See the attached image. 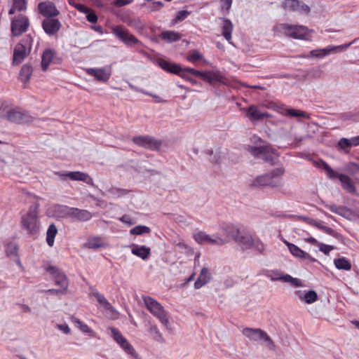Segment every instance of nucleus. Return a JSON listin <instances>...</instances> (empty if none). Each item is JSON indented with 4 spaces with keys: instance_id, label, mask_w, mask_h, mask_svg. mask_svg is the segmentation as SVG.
I'll return each mask as SVG.
<instances>
[{
    "instance_id": "6ab92c4d",
    "label": "nucleus",
    "mask_w": 359,
    "mask_h": 359,
    "mask_svg": "<svg viewBox=\"0 0 359 359\" xmlns=\"http://www.w3.org/2000/svg\"><path fill=\"white\" fill-rule=\"evenodd\" d=\"M133 142L139 146L148 148L156 149L161 145V142L150 136H137L133 138Z\"/></svg>"
},
{
    "instance_id": "774afa93",
    "label": "nucleus",
    "mask_w": 359,
    "mask_h": 359,
    "mask_svg": "<svg viewBox=\"0 0 359 359\" xmlns=\"http://www.w3.org/2000/svg\"><path fill=\"white\" fill-rule=\"evenodd\" d=\"M348 140H349V143H350L351 147H353V146H358V145H359V142L358 140L357 137H352V138L348 139Z\"/></svg>"
},
{
    "instance_id": "e2e57ef3",
    "label": "nucleus",
    "mask_w": 359,
    "mask_h": 359,
    "mask_svg": "<svg viewBox=\"0 0 359 359\" xmlns=\"http://www.w3.org/2000/svg\"><path fill=\"white\" fill-rule=\"evenodd\" d=\"M311 224L322 230H323V228H324V226H325L323 224V222H320V221L312 220L311 222Z\"/></svg>"
},
{
    "instance_id": "9b49d317",
    "label": "nucleus",
    "mask_w": 359,
    "mask_h": 359,
    "mask_svg": "<svg viewBox=\"0 0 359 359\" xmlns=\"http://www.w3.org/2000/svg\"><path fill=\"white\" fill-rule=\"evenodd\" d=\"M111 32L122 42L128 46H135L140 43L139 40L128 29L122 26H114L111 27Z\"/></svg>"
},
{
    "instance_id": "412c9836",
    "label": "nucleus",
    "mask_w": 359,
    "mask_h": 359,
    "mask_svg": "<svg viewBox=\"0 0 359 359\" xmlns=\"http://www.w3.org/2000/svg\"><path fill=\"white\" fill-rule=\"evenodd\" d=\"M285 244L288 247L290 253L295 257L301 259H309L311 262L316 261L309 254L300 249L298 246L293 243L284 241Z\"/></svg>"
},
{
    "instance_id": "4d7b16f0",
    "label": "nucleus",
    "mask_w": 359,
    "mask_h": 359,
    "mask_svg": "<svg viewBox=\"0 0 359 359\" xmlns=\"http://www.w3.org/2000/svg\"><path fill=\"white\" fill-rule=\"evenodd\" d=\"M56 327L58 330H60L65 334H68L70 333V328L66 323L57 324Z\"/></svg>"
},
{
    "instance_id": "49530a36",
    "label": "nucleus",
    "mask_w": 359,
    "mask_h": 359,
    "mask_svg": "<svg viewBox=\"0 0 359 359\" xmlns=\"http://www.w3.org/2000/svg\"><path fill=\"white\" fill-rule=\"evenodd\" d=\"M97 301L99 302V304L103 306L105 309H111V305L109 304V302L106 299V298L101 294L97 293L95 294Z\"/></svg>"
},
{
    "instance_id": "ea45409f",
    "label": "nucleus",
    "mask_w": 359,
    "mask_h": 359,
    "mask_svg": "<svg viewBox=\"0 0 359 359\" xmlns=\"http://www.w3.org/2000/svg\"><path fill=\"white\" fill-rule=\"evenodd\" d=\"M187 60L193 64H196L199 62H201L202 63L206 62L203 55L198 50H193L190 52L187 56Z\"/></svg>"
},
{
    "instance_id": "864d4df0",
    "label": "nucleus",
    "mask_w": 359,
    "mask_h": 359,
    "mask_svg": "<svg viewBox=\"0 0 359 359\" xmlns=\"http://www.w3.org/2000/svg\"><path fill=\"white\" fill-rule=\"evenodd\" d=\"M338 146L344 150L350 148L349 140L348 138H341L338 142Z\"/></svg>"
},
{
    "instance_id": "6e6552de",
    "label": "nucleus",
    "mask_w": 359,
    "mask_h": 359,
    "mask_svg": "<svg viewBox=\"0 0 359 359\" xmlns=\"http://www.w3.org/2000/svg\"><path fill=\"white\" fill-rule=\"evenodd\" d=\"M111 337L126 354L133 359H141L134 347L128 339L116 329L111 328Z\"/></svg>"
},
{
    "instance_id": "6e6d98bb",
    "label": "nucleus",
    "mask_w": 359,
    "mask_h": 359,
    "mask_svg": "<svg viewBox=\"0 0 359 359\" xmlns=\"http://www.w3.org/2000/svg\"><path fill=\"white\" fill-rule=\"evenodd\" d=\"M297 12L308 14L310 12V8L306 4L299 1V6H298V11Z\"/></svg>"
},
{
    "instance_id": "72a5a7b5",
    "label": "nucleus",
    "mask_w": 359,
    "mask_h": 359,
    "mask_svg": "<svg viewBox=\"0 0 359 359\" xmlns=\"http://www.w3.org/2000/svg\"><path fill=\"white\" fill-rule=\"evenodd\" d=\"M71 321L82 332L89 334L90 335L93 334V330L90 329L87 324L82 322L79 318L72 316L71 317Z\"/></svg>"
},
{
    "instance_id": "5fc2aeb1",
    "label": "nucleus",
    "mask_w": 359,
    "mask_h": 359,
    "mask_svg": "<svg viewBox=\"0 0 359 359\" xmlns=\"http://www.w3.org/2000/svg\"><path fill=\"white\" fill-rule=\"evenodd\" d=\"M318 248L321 252H324L326 255L329 254V252L334 249V248L332 245H325L321 243L318 244Z\"/></svg>"
},
{
    "instance_id": "8fccbe9b",
    "label": "nucleus",
    "mask_w": 359,
    "mask_h": 359,
    "mask_svg": "<svg viewBox=\"0 0 359 359\" xmlns=\"http://www.w3.org/2000/svg\"><path fill=\"white\" fill-rule=\"evenodd\" d=\"M208 154H210V161L214 163V164H217V163H219V161L221 160V156L219 155V154H220L221 152L218 151L217 149H215V151H210L208 150Z\"/></svg>"
},
{
    "instance_id": "c03bdc74",
    "label": "nucleus",
    "mask_w": 359,
    "mask_h": 359,
    "mask_svg": "<svg viewBox=\"0 0 359 359\" xmlns=\"http://www.w3.org/2000/svg\"><path fill=\"white\" fill-rule=\"evenodd\" d=\"M161 36L163 39L168 42L176 41L181 39V34L173 31L164 32Z\"/></svg>"
},
{
    "instance_id": "052dcab7",
    "label": "nucleus",
    "mask_w": 359,
    "mask_h": 359,
    "mask_svg": "<svg viewBox=\"0 0 359 359\" xmlns=\"http://www.w3.org/2000/svg\"><path fill=\"white\" fill-rule=\"evenodd\" d=\"M164 4L161 1H154L150 6L151 11H159L163 7Z\"/></svg>"
},
{
    "instance_id": "79ce46f5",
    "label": "nucleus",
    "mask_w": 359,
    "mask_h": 359,
    "mask_svg": "<svg viewBox=\"0 0 359 359\" xmlns=\"http://www.w3.org/2000/svg\"><path fill=\"white\" fill-rule=\"evenodd\" d=\"M282 5L285 11L297 12L298 11V6H299V1L285 0L283 1Z\"/></svg>"
},
{
    "instance_id": "f3484780",
    "label": "nucleus",
    "mask_w": 359,
    "mask_h": 359,
    "mask_svg": "<svg viewBox=\"0 0 359 359\" xmlns=\"http://www.w3.org/2000/svg\"><path fill=\"white\" fill-rule=\"evenodd\" d=\"M38 10L39 12L44 17H55L60 13L55 4L49 1L39 3L38 5Z\"/></svg>"
},
{
    "instance_id": "680f3d73",
    "label": "nucleus",
    "mask_w": 359,
    "mask_h": 359,
    "mask_svg": "<svg viewBox=\"0 0 359 359\" xmlns=\"http://www.w3.org/2000/svg\"><path fill=\"white\" fill-rule=\"evenodd\" d=\"M133 2V0H116L114 1V5L121 7L126 5L130 4Z\"/></svg>"
},
{
    "instance_id": "39448f33",
    "label": "nucleus",
    "mask_w": 359,
    "mask_h": 359,
    "mask_svg": "<svg viewBox=\"0 0 359 359\" xmlns=\"http://www.w3.org/2000/svg\"><path fill=\"white\" fill-rule=\"evenodd\" d=\"M284 172L283 168H276L271 172L257 176L253 180L251 186L257 188L264 186L278 187L283 184L282 175Z\"/></svg>"
},
{
    "instance_id": "1a4fd4ad",
    "label": "nucleus",
    "mask_w": 359,
    "mask_h": 359,
    "mask_svg": "<svg viewBox=\"0 0 359 359\" xmlns=\"http://www.w3.org/2000/svg\"><path fill=\"white\" fill-rule=\"evenodd\" d=\"M248 151L255 157L260 158L266 162H273L278 154L269 145L259 147H249Z\"/></svg>"
},
{
    "instance_id": "3c124183",
    "label": "nucleus",
    "mask_w": 359,
    "mask_h": 359,
    "mask_svg": "<svg viewBox=\"0 0 359 359\" xmlns=\"http://www.w3.org/2000/svg\"><path fill=\"white\" fill-rule=\"evenodd\" d=\"M345 170L350 174L354 175L359 172V165L355 163H348L345 166Z\"/></svg>"
},
{
    "instance_id": "dca6fc26",
    "label": "nucleus",
    "mask_w": 359,
    "mask_h": 359,
    "mask_svg": "<svg viewBox=\"0 0 359 359\" xmlns=\"http://www.w3.org/2000/svg\"><path fill=\"white\" fill-rule=\"evenodd\" d=\"M194 241L201 245L203 244H218L222 243V238L217 236H210L204 231H198L193 235Z\"/></svg>"
},
{
    "instance_id": "ddd939ff",
    "label": "nucleus",
    "mask_w": 359,
    "mask_h": 359,
    "mask_svg": "<svg viewBox=\"0 0 359 359\" xmlns=\"http://www.w3.org/2000/svg\"><path fill=\"white\" fill-rule=\"evenodd\" d=\"M29 25V19L26 15H20L11 21V32L14 36H20L25 32Z\"/></svg>"
},
{
    "instance_id": "4468645a",
    "label": "nucleus",
    "mask_w": 359,
    "mask_h": 359,
    "mask_svg": "<svg viewBox=\"0 0 359 359\" xmlns=\"http://www.w3.org/2000/svg\"><path fill=\"white\" fill-rule=\"evenodd\" d=\"M46 271L54 277L55 284L61 287L60 290H57V292L65 294L68 287V283L65 274L53 266H48Z\"/></svg>"
},
{
    "instance_id": "7ed1b4c3",
    "label": "nucleus",
    "mask_w": 359,
    "mask_h": 359,
    "mask_svg": "<svg viewBox=\"0 0 359 359\" xmlns=\"http://www.w3.org/2000/svg\"><path fill=\"white\" fill-rule=\"evenodd\" d=\"M37 209V205L31 206L21 216L22 227L29 236H35L39 232L40 222L38 219Z\"/></svg>"
},
{
    "instance_id": "f704fd0d",
    "label": "nucleus",
    "mask_w": 359,
    "mask_h": 359,
    "mask_svg": "<svg viewBox=\"0 0 359 359\" xmlns=\"http://www.w3.org/2000/svg\"><path fill=\"white\" fill-rule=\"evenodd\" d=\"M57 233V229L55 224H50L46 231V242L47 244L52 247L54 245L55 238Z\"/></svg>"
},
{
    "instance_id": "bf43d9fd",
    "label": "nucleus",
    "mask_w": 359,
    "mask_h": 359,
    "mask_svg": "<svg viewBox=\"0 0 359 359\" xmlns=\"http://www.w3.org/2000/svg\"><path fill=\"white\" fill-rule=\"evenodd\" d=\"M86 18L88 21H89L90 22L95 23L97 21V15H95V13L92 12L90 9L88 13H86Z\"/></svg>"
},
{
    "instance_id": "09e8293b",
    "label": "nucleus",
    "mask_w": 359,
    "mask_h": 359,
    "mask_svg": "<svg viewBox=\"0 0 359 359\" xmlns=\"http://www.w3.org/2000/svg\"><path fill=\"white\" fill-rule=\"evenodd\" d=\"M323 165L324 169L326 170L327 174L330 178L339 179V175H340L341 174H338L337 172H336L327 163L323 162Z\"/></svg>"
},
{
    "instance_id": "bb28decb",
    "label": "nucleus",
    "mask_w": 359,
    "mask_h": 359,
    "mask_svg": "<svg viewBox=\"0 0 359 359\" xmlns=\"http://www.w3.org/2000/svg\"><path fill=\"white\" fill-rule=\"evenodd\" d=\"M86 246L89 249L106 248L108 243L103 237L94 236L87 241Z\"/></svg>"
},
{
    "instance_id": "9d476101",
    "label": "nucleus",
    "mask_w": 359,
    "mask_h": 359,
    "mask_svg": "<svg viewBox=\"0 0 359 359\" xmlns=\"http://www.w3.org/2000/svg\"><path fill=\"white\" fill-rule=\"evenodd\" d=\"M280 27L285 34L290 37L306 41L311 40V39L308 37L310 31L306 27L288 24H283Z\"/></svg>"
},
{
    "instance_id": "a19ab883",
    "label": "nucleus",
    "mask_w": 359,
    "mask_h": 359,
    "mask_svg": "<svg viewBox=\"0 0 359 359\" xmlns=\"http://www.w3.org/2000/svg\"><path fill=\"white\" fill-rule=\"evenodd\" d=\"M32 74V68L28 65H24L20 72V79L23 83L27 82Z\"/></svg>"
},
{
    "instance_id": "473e14b6",
    "label": "nucleus",
    "mask_w": 359,
    "mask_h": 359,
    "mask_svg": "<svg viewBox=\"0 0 359 359\" xmlns=\"http://www.w3.org/2000/svg\"><path fill=\"white\" fill-rule=\"evenodd\" d=\"M54 57V53L50 49L46 50L42 55L41 67L43 71L47 70L52 62Z\"/></svg>"
},
{
    "instance_id": "4c0bfd02",
    "label": "nucleus",
    "mask_w": 359,
    "mask_h": 359,
    "mask_svg": "<svg viewBox=\"0 0 359 359\" xmlns=\"http://www.w3.org/2000/svg\"><path fill=\"white\" fill-rule=\"evenodd\" d=\"M27 9L26 0H13V6L10 9L8 13L10 15L14 14L15 11H25Z\"/></svg>"
},
{
    "instance_id": "7c9ffc66",
    "label": "nucleus",
    "mask_w": 359,
    "mask_h": 359,
    "mask_svg": "<svg viewBox=\"0 0 359 359\" xmlns=\"http://www.w3.org/2000/svg\"><path fill=\"white\" fill-rule=\"evenodd\" d=\"M210 280V274L207 268H203L201 273L197 278L196 281L194 283V287L196 289H200L206 283H208Z\"/></svg>"
},
{
    "instance_id": "58836bf2",
    "label": "nucleus",
    "mask_w": 359,
    "mask_h": 359,
    "mask_svg": "<svg viewBox=\"0 0 359 359\" xmlns=\"http://www.w3.org/2000/svg\"><path fill=\"white\" fill-rule=\"evenodd\" d=\"M55 216L59 217H69L71 207L62 205H55L53 206Z\"/></svg>"
},
{
    "instance_id": "0eeeda50",
    "label": "nucleus",
    "mask_w": 359,
    "mask_h": 359,
    "mask_svg": "<svg viewBox=\"0 0 359 359\" xmlns=\"http://www.w3.org/2000/svg\"><path fill=\"white\" fill-rule=\"evenodd\" d=\"M355 40L353 41L345 43L339 46H332L330 45L323 48L315 49L312 50L307 55H303L301 57L304 58H310V57H316V58H323L326 57L330 54H335L339 52L344 51L346 50L351 45L354 43Z\"/></svg>"
},
{
    "instance_id": "de8ad7c7",
    "label": "nucleus",
    "mask_w": 359,
    "mask_h": 359,
    "mask_svg": "<svg viewBox=\"0 0 359 359\" xmlns=\"http://www.w3.org/2000/svg\"><path fill=\"white\" fill-rule=\"evenodd\" d=\"M190 14V12L188 11H179L175 18L172 21V24H177L181 21H183L184 19H186Z\"/></svg>"
},
{
    "instance_id": "393cba45",
    "label": "nucleus",
    "mask_w": 359,
    "mask_h": 359,
    "mask_svg": "<svg viewBox=\"0 0 359 359\" xmlns=\"http://www.w3.org/2000/svg\"><path fill=\"white\" fill-rule=\"evenodd\" d=\"M131 252L133 255L146 260L151 254V249L145 245H140L137 244H132L130 245Z\"/></svg>"
},
{
    "instance_id": "20e7f679",
    "label": "nucleus",
    "mask_w": 359,
    "mask_h": 359,
    "mask_svg": "<svg viewBox=\"0 0 359 359\" xmlns=\"http://www.w3.org/2000/svg\"><path fill=\"white\" fill-rule=\"evenodd\" d=\"M142 300L149 312L158 320L163 327L168 329L170 326L169 315L163 306L149 296H144Z\"/></svg>"
},
{
    "instance_id": "423d86ee",
    "label": "nucleus",
    "mask_w": 359,
    "mask_h": 359,
    "mask_svg": "<svg viewBox=\"0 0 359 359\" xmlns=\"http://www.w3.org/2000/svg\"><path fill=\"white\" fill-rule=\"evenodd\" d=\"M243 333L250 340L262 343L269 350H275L276 346L273 340L264 330L247 327L243 330Z\"/></svg>"
},
{
    "instance_id": "0e129e2a",
    "label": "nucleus",
    "mask_w": 359,
    "mask_h": 359,
    "mask_svg": "<svg viewBox=\"0 0 359 359\" xmlns=\"http://www.w3.org/2000/svg\"><path fill=\"white\" fill-rule=\"evenodd\" d=\"M304 240L307 243H311V244H313V245H316L318 246V244H320V243L316 238H314L313 237H308V238H304Z\"/></svg>"
},
{
    "instance_id": "37998d69",
    "label": "nucleus",
    "mask_w": 359,
    "mask_h": 359,
    "mask_svg": "<svg viewBox=\"0 0 359 359\" xmlns=\"http://www.w3.org/2000/svg\"><path fill=\"white\" fill-rule=\"evenodd\" d=\"M334 262L338 269L348 271L351 269V262L344 257L334 259Z\"/></svg>"
},
{
    "instance_id": "a878e982",
    "label": "nucleus",
    "mask_w": 359,
    "mask_h": 359,
    "mask_svg": "<svg viewBox=\"0 0 359 359\" xmlns=\"http://www.w3.org/2000/svg\"><path fill=\"white\" fill-rule=\"evenodd\" d=\"M295 294L302 302L306 304H312L318 299V294L315 290H297Z\"/></svg>"
},
{
    "instance_id": "a18cd8bd",
    "label": "nucleus",
    "mask_w": 359,
    "mask_h": 359,
    "mask_svg": "<svg viewBox=\"0 0 359 359\" xmlns=\"http://www.w3.org/2000/svg\"><path fill=\"white\" fill-rule=\"evenodd\" d=\"M151 232V229L149 227L144 225H138L130 230V233L131 235H137L140 236L143 234L149 233Z\"/></svg>"
},
{
    "instance_id": "f03ea898",
    "label": "nucleus",
    "mask_w": 359,
    "mask_h": 359,
    "mask_svg": "<svg viewBox=\"0 0 359 359\" xmlns=\"http://www.w3.org/2000/svg\"><path fill=\"white\" fill-rule=\"evenodd\" d=\"M156 62L163 70L177 74L189 82H192L191 76L199 77L201 74L200 71L189 67L182 69L179 65L163 59L157 60Z\"/></svg>"
},
{
    "instance_id": "c85d7f7f",
    "label": "nucleus",
    "mask_w": 359,
    "mask_h": 359,
    "mask_svg": "<svg viewBox=\"0 0 359 359\" xmlns=\"http://www.w3.org/2000/svg\"><path fill=\"white\" fill-rule=\"evenodd\" d=\"M339 180L341 184L342 188L349 194H357L355 187L354 186L351 179L344 174L339 175Z\"/></svg>"
},
{
    "instance_id": "603ef678",
    "label": "nucleus",
    "mask_w": 359,
    "mask_h": 359,
    "mask_svg": "<svg viewBox=\"0 0 359 359\" xmlns=\"http://www.w3.org/2000/svg\"><path fill=\"white\" fill-rule=\"evenodd\" d=\"M233 25L231 21L226 19V40L229 41L231 39V33L232 31Z\"/></svg>"
},
{
    "instance_id": "f8f14e48",
    "label": "nucleus",
    "mask_w": 359,
    "mask_h": 359,
    "mask_svg": "<svg viewBox=\"0 0 359 359\" xmlns=\"http://www.w3.org/2000/svg\"><path fill=\"white\" fill-rule=\"evenodd\" d=\"M86 73L94 77L97 81L106 83L111 76V67L110 66L103 67L87 68Z\"/></svg>"
},
{
    "instance_id": "2eb2a0df",
    "label": "nucleus",
    "mask_w": 359,
    "mask_h": 359,
    "mask_svg": "<svg viewBox=\"0 0 359 359\" xmlns=\"http://www.w3.org/2000/svg\"><path fill=\"white\" fill-rule=\"evenodd\" d=\"M57 175L63 177L64 179L68 178L73 181H82L89 185H93V179L85 172L74 171L67 172H57Z\"/></svg>"
},
{
    "instance_id": "c756f323",
    "label": "nucleus",
    "mask_w": 359,
    "mask_h": 359,
    "mask_svg": "<svg viewBox=\"0 0 359 359\" xmlns=\"http://www.w3.org/2000/svg\"><path fill=\"white\" fill-rule=\"evenodd\" d=\"M276 111L281 115L290 117H306V114L302 111L285 107H278Z\"/></svg>"
},
{
    "instance_id": "4be33fe9",
    "label": "nucleus",
    "mask_w": 359,
    "mask_h": 359,
    "mask_svg": "<svg viewBox=\"0 0 359 359\" xmlns=\"http://www.w3.org/2000/svg\"><path fill=\"white\" fill-rule=\"evenodd\" d=\"M247 116L251 121H262L265 118L271 117L267 112H262L257 106L251 105L247 110Z\"/></svg>"
},
{
    "instance_id": "13d9d810",
    "label": "nucleus",
    "mask_w": 359,
    "mask_h": 359,
    "mask_svg": "<svg viewBox=\"0 0 359 359\" xmlns=\"http://www.w3.org/2000/svg\"><path fill=\"white\" fill-rule=\"evenodd\" d=\"M120 220L122 222L127 224L130 226L133 225L135 223V222L129 215H123L120 218Z\"/></svg>"
},
{
    "instance_id": "5701e85b",
    "label": "nucleus",
    "mask_w": 359,
    "mask_h": 359,
    "mask_svg": "<svg viewBox=\"0 0 359 359\" xmlns=\"http://www.w3.org/2000/svg\"><path fill=\"white\" fill-rule=\"evenodd\" d=\"M69 217L72 219L86 222L90 220L93 217V215L91 212L86 210H81L71 207Z\"/></svg>"
},
{
    "instance_id": "a211bd4d",
    "label": "nucleus",
    "mask_w": 359,
    "mask_h": 359,
    "mask_svg": "<svg viewBox=\"0 0 359 359\" xmlns=\"http://www.w3.org/2000/svg\"><path fill=\"white\" fill-rule=\"evenodd\" d=\"M30 50V47H27L26 45L22 44V43H18L13 51V65H19L20 64L26 56L28 55Z\"/></svg>"
},
{
    "instance_id": "338daca9",
    "label": "nucleus",
    "mask_w": 359,
    "mask_h": 359,
    "mask_svg": "<svg viewBox=\"0 0 359 359\" xmlns=\"http://www.w3.org/2000/svg\"><path fill=\"white\" fill-rule=\"evenodd\" d=\"M78 11L81 13H86L90 11V8L85 5L81 4L78 8Z\"/></svg>"
},
{
    "instance_id": "c9c22d12",
    "label": "nucleus",
    "mask_w": 359,
    "mask_h": 359,
    "mask_svg": "<svg viewBox=\"0 0 359 359\" xmlns=\"http://www.w3.org/2000/svg\"><path fill=\"white\" fill-rule=\"evenodd\" d=\"M149 334L151 336V337L155 340L156 341L163 343L165 341V339L159 331L158 327L156 325H152L149 328Z\"/></svg>"
},
{
    "instance_id": "69168bd1",
    "label": "nucleus",
    "mask_w": 359,
    "mask_h": 359,
    "mask_svg": "<svg viewBox=\"0 0 359 359\" xmlns=\"http://www.w3.org/2000/svg\"><path fill=\"white\" fill-rule=\"evenodd\" d=\"M176 245L178 246L181 249H186V250L187 249L190 251H192V249L184 242H179V243H176Z\"/></svg>"
},
{
    "instance_id": "b1692460",
    "label": "nucleus",
    "mask_w": 359,
    "mask_h": 359,
    "mask_svg": "<svg viewBox=\"0 0 359 359\" xmlns=\"http://www.w3.org/2000/svg\"><path fill=\"white\" fill-rule=\"evenodd\" d=\"M42 27L46 34L53 35L60 29L61 23L58 20L48 18L43 21Z\"/></svg>"
},
{
    "instance_id": "cd10ccee",
    "label": "nucleus",
    "mask_w": 359,
    "mask_h": 359,
    "mask_svg": "<svg viewBox=\"0 0 359 359\" xmlns=\"http://www.w3.org/2000/svg\"><path fill=\"white\" fill-rule=\"evenodd\" d=\"M212 85L222 83V76L217 72H201L200 76Z\"/></svg>"
},
{
    "instance_id": "aec40b11",
    "label": "nucleus",
    "mask_w": 359,
    "mask_h": 359,
    "mask_svg": "<svg viewBox=\"0 0 359 359\" xmlns=\"http://www.w3.org/2000/svg\"><path fill=\"white\" fill-rule=\"evenodd\" d=\"M7 118L13 122L19 123H26L30 121V116L25 111L18 109H13L8 112Z\"/></svg>"
},
{
    "instance_id": "e433bc0d",
    "label": "nucleus",
    "mask_w": 359,
    "mask_h": 359,
    "mask_svg": "<svg viewBox=\"0 0 359 359\" xmlns=\"http://www.w3.org/2000/svg\"><path fill=\"white\" fill-rule=\"evenodd\" d=\"M325 207L331 212L343 217H346L349 214V210L344 206H338L334 204H327Z\"/></svg>"
},
{
    "instance_id": "f257e3e1",
    "label": "nucleus",
    "mask_w": 359,
    "mask_h": 359,
    "mask_svg": "<svg viewBox=\"0 0 359 359\" xmlns=\"http://www.w3.org/2000/svg\"><path fill=\"white\" fill-rule=\"evenodd\" d=\"M234 241L243 250L254 247L259 253H264L265 245L260 240H254L252 236L236 225L229 224L226 227V243Z\"/></svg>"
},
{
    "instance_id": "2f4dec72",
    "label": "nucleus",
    "mask_w": 359,
    "mask_h": 359,
    "mask_svg": "<svg viewBox=\"0 0 359 359\" xmlns=\"http://www.w3.org/2000/svg\"><path fill=\"white\" fill-rule=\"evenodd\" d=\"M273 280H282L285 283H290L291 285L294 287H302L303 283L301 280L297 278H293L289 274H285L276 278H272Z\"/></svg>"
}]
</instances>
